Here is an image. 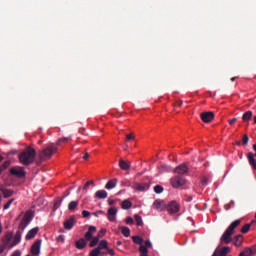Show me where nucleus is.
<instances>
[{
    "label": "nucleus",
    "mask_w": 256,
    "mask_h": 256,
    "mask_svg": "<svg viewBox=\"0 0 256 256\" xmlns=\"http://www.w3.org/2000/svg\"><path fill=\"white\" fill-rule=\"evenodd\" d=\"M36 155L35 149L28 146L19 154L18 159L22 165L29 167V165L35 162Z\"/></svg>",
    "instance_id": "f257e3e1"
},
{
    "label": "nucleus",
    "mask_w": 256,
    "mask_h": 256,
    "mask_svg": "<svg viewBox=\"0 0 256 256\" xmlns=\"http://www.w3.org/2000/svg\"><path fill=\"white\" fill-rule=\"evenodd\" d=\"M241 225V219L233 221L228 228L225 230L223 235L220 238L221 243H225L226 245H229L231 241H233V234L235 233V228Z\"/></svg>",
    "instance_id": "f03ea898"
},
{
    "label": "nucleus",
    "mask_w": 256,
    "mask_h": 256,
    "mask_svg": "<svg viewBox=\"0 0 256 256\" xmlns=\"http://www.w3.org/2000/svg\"><path fill=\"white\" fill-rule=\"evenodd\" d=\"M54 153H57V147L48 146L39 152L40 161H49L53 157Z\"/></svg>",
    "instance_id": "7ed1b4c3"
},
{
    "label": "nucleus",
    "mask_w": 256,
    "mask_h": 256,
    "mask_svg": "<svg viewBox=\"0 0 256 256\" xmlns=\"http://www.w3.org/2000/svg\"><path fill=\"white\" fill-rule=\"evenodd\" d=\"M33 217H35V214H33V211L28 210L24 214V216L18 226V229H20V231H25V228L29 225V223H31V221H33Z\"/></svg>",
    "instance_id": "20e7f679"
},
{
    "label": "nucleus",
    "mask_w": 256,
    "mask_h": 256,
    "mask_svg": "<svg viewBox=\"0 0 256 256\" xmlns=\"http://www.w3.org/2000/svg\"><path fill=\"white\" fill-rule=\"evenodd\" d=\"M187 183V180L183 178V176L176 175L171 178V185L174 189H179V187H183Z\"/></svg>",
    "instance_id": "39448f33"
},
{
    "label": "nucleus",
    "mask_w": 256,
    "mask_h": 256,
    "mask_svg": "<svg viewBox=\"0 0 256 256\" xmlns=\"http://www.w3.org/2000/svg\"><path fill=\"white\" fill-rule=\"evenodd\" d=\"M41 243H43V240L37 239V240H35V242L32 244L31 249H30V253H31L33 256H39V255H41Z\"/></svg>",
    "instance_id": "423d86ee"
},
{
    "label": "nucleus",
    "mask_w": 256,
    "mask_h": 256,
    "mask_svg": "<svg viewBox=\"0 0 256 256\" xmlns=\"http://www.w3.org/2000/svg\"><path fill=\"white\" fill-rule=\"evenodd\" d=\"M200 118L203 121V123H211L213 119H215V113L209 111V112H202L200 114Z\"/></svg>",
    "instance_id": "0eeeda50"
},
{
    "label": "nucleus",
    "mask_w": 256,
    "mask_h": 256,
    "mask_svg": "<svg viewBox=\"0 0 256 256\" xmlns=\"http://www.w3.org/2000/svg\"><path fill=\"white\" fill-rule=\"evenodd\" d=\"M174 173H176L180 177L181 175H187V173H189V167L186 163L180 164L174 169Z\"/></svg>",
    "instance_id": "6e6552de"
},
{
    "label": "nucleus",
    "mask_w": 256,
    "mask_h": 256,
    "mask_svg": "<svg viewBox=\"0 0 256 256\" xmlns=\"http://www.w3.org/2000/svg\"><path fill=\"white\" fill-rule=\"evenodd\" d=\"M10 173L14 175V177H18L20 179H23L25 177V170L23 167H13L10 169Z\"/></svg>",
    "instance_id": "1a4fd4ad"
},
{
    "label": "nucleus",
    "mask_w": 256,
    "mask_h": 256,
    "mask_svg": "<svg viewBox=\"0 0 256 256\" xmlns=\"http://www.w3.org/2000/svg\"><path fill=\"white\" fill-rule=\"evenodd\" d=\"M13 241V233L8 232L2 239V243L5 247H8V249H11V243Z\"/></svg>",
    "instance_id": "9d476101"
},
{
    "label": "nucleus",
    "mask_w": 256,
    "mask_h": 256,
    "mask_svg": "<svg viewBox=\"0 0 256 256\" xmlns=\"http://www.w3.org/2000/svg\"><path fill=\"white\" fill-rule=\"evenodd\" d=\"M23 235V232L21 230H18L16 232V234L14 235V237H12V243L10 245V249H13V247H15L16 245H19V243H21V237Z\"/></svg>",
    "instance_id": "9b49d317"
},
{
    "label": "nucleus",
    "mask_w": 256,
    "mask_h": 256,
    "mask_svg": "<svg viewBox=\"0 0 256 256\" xmlns=\"http://www.w3.org/2000/svg\"><path fill=\"white\" fill-rule=\"evenodd\" d=\"M256 255V244L252 247L245 248L242 252H240L239 256H255Z\"/></svg>",
    "instance_id": "f8f14e48"
},
{
    "label": "nucleus",
    "mask_w": 256,
    "mask_h": 256,
    "mask_svg": "<svg viewBox=\"0 0 256 256\" xmlns=\"http://www.w3.org/2000/svg\"><path fill=\"white\" fill-rule=\"evenodd\" d=\"M153 207L157 211H165V209H167V204L163 200H155L153 203Z\"/></svg>",
    "instance_id": "ddd939ff"
},
{
    "label": "nucleus",
    "mask_w": 256,
    "mask_h": 256,
    "mask_svg": "<svg viewBox=\"0 0 256 256\" xmlns=\"http://www.w3.org/2000/svg\"><path fill=\"white\" fill-rule=\"evenodd\" d=\"M97 232V227L89 226L88 231L84 234V239L86 241H91L93 239V234Z\"/></svg>",
    "instance_id": "4468645a"
},
{
    "label": "nucleus",
    "mask_w": 256,
    "mask_h": 256,
    "mask_svg": "<svg viewBox=\"0 0 256 256\" xmlns=\"http://www.w3.org/2000/svg\"><path fill=\"white\" fill-rule=\"evenodd\" d=\"M167 209L170 213H179V203H177V201H172L168 204Z\"/></svg>",
    "instance_id": "2eb2a0df"
},
{
    "label": "nucleus",
    "mask_w": 256,
    "mask_h": 256,
    "mask_svg": "<svg viewBox=\"0 0 256 256\" xmlns=\"http://www.w3.org/2000/svg\"><path fill=\"white\" fill-rule=\"evenodd\" d=\"M149 184L147 183H137L135 182L133 185V189H135L136 191H148L149 189Z\"/></svg>",
    "instance_id": "dca6fc26"
},
{
    "label": "nucleus",
    "mask_w": 256,
    "mask_h": 256,
    "mask_svg": "<svg viewBox=\"0 0 256 256\" xmlns=\"http://www.w3.org/2000/svg\"><path fill=\"white\" fill-rule=\"evenodd\" d=\"M39 233V227L32 228L25 236L26 241H31V239H35V235Z\"/></svg>",
    "instance_id": "f3484780"
},
{
    "label": "nucleus",
    "mask_w": 256,
    "mask_h": 256,
    "mask_svg": "<svg viewBox=\"0 0 256 256\" xmlns=\"http://www.w3.org/2000/svg\"><path fill=\"white\" fill-rule=\"evenodd\" d=\"M75 223V217H71L70 219L64 222V229L70 231V229H73V227L75 226Z\"/></svg>",
    "instance_id": "a211bd4d"
},
{
    "label": "nucleus",
    "mask_w": 256,
    "mask_h": 256,
    "mask_svg": "<svg viewBox=\"0 0 256 256\" xmlns=\"http://www.w3.org/2000/svg\"><path fill=\"white\" fill-rule=\"evenodd\" d=\"M119 167H120V169H122V171H129L131 169V163L125 162V160L120 159Z\"/></svg>",
    "instance_id": "6ab92c4d"
},
{
    "label": "nucleus",
    "mask_w": 256,
    "mask_h": 256,
    "mask_svg": "<svg viewBox=\"0 0 256 256\" xmlns=\"http://www.w3.org/2000/svg\"><path fill=\"white\" fill-rule=\"evenodd\" d=\"M107 215H108L109 221H114L115 220V215H117V208H115V207L109 208L108 212H107Z\"/></svg>",
    "instance_id": "aec40b11"
},
{
    "label": "nucleus",
    "mask_w": 256,
    "mask_h": 256,
    "mask_svg": "<svg viewBox=\"0 0 256 256\" xmlns=\"http://www.w3.org/2000/svg\"><path fill=\"white\" fill-rule=\"evenodd\" d=\"M243 244V235L238 234L233 238V245H235V247H241V245Z\"/></svg>",
    "instance_id": "412c9836"
},
{
    "label": "nucleus",
    "mask_w": 256,
    "mask_h": 256,
    "mask_svg": "<svg viewBox=\"0 0 256 256\" xmlns=\"http://www.w3.org/2000/svg\"><path fill=\"white\" fill-rule=\"evenodd\" d=\"M87 247V240L85 238H80L78 241H76V248L77 249H85Z\"/></svg>",
    "instance_id": "4be33fe9"
},
{
    "label": "nucleus",
    "mask_w": 256,
    "mask_h": 256,
    "mask_svg": "<svg viewBox=\"0 0 256 256\" xmlns=\"http://www.w3.org/2000/svg\"><path fill=\"white\" fill-rule=\"evenodd\" d=\"M117 178H114L110 181H108L105 185V189L111 190V189H115L117 187Z\"/></svg>",
    "instance_id": "5701e85b"
},
{
    "label": "nucleus",
    "mask_w": 256,
    "mask_h": 256,
    "mask_svg": "<svg viewBox=\"0 0 256 256\" xmlns=\"http://www.w3.org/2000/svg\"><path fill=\"white\" fill-rule=\"evenodd\" d=\"M96 199H107L108 193L105 190H98L95 192Z\"/></svg>",
    "instance_id": "b1692460"
},
{
    "label": "nucleus",
    "mask_w": 256,
    "mask_h": 256,
    "mask_svg": "<svg viewBox=\"0 0 256 256\" xmlns=\"http://www.w3.org/2000/svg\"><path fill=\"white\" fill-rule=\"evenodd\" d=\"M96 248L100 251H103V249L107 250L109 248V243L107 242V240H101L98 244V247Z\"/></svg>",
    "instance_id": "393cba45"
},
{
    "label": "nucleus",
    "mask_w": 256,
    "mask_h": 256,
    "mask_svg": "<svg viewBox=\"0 0 256 256\" xmlns=\"http://www.w3.org/2000/svg\"><path fill=\"white\" fill-rule=\"evenodd\" d=\"M119 229L121 230L124 237H130L131 235V229L127 226H119Z\"/></svg>",
    "instance_id": "a878e982"
},
{
    "label": "nucleus",
    "mask_w": 256,
    "mask_h": 256,
    "mask_svg": "<svg viewBox=\"0 0 256 256\" xmlns=\"http://www.w3.org/2000/svg\"><path fill=\"white\" fill-rule=\"evenodd\" d=\"M252 118H253L252 111H247L242 115V121H244V122L251 121Z\"/></svg>",
    "instance_id": "bb28decb"
},
{
    "label": "nucleus",
    "mask_w": 256,
    "mask_h": 256,
    "mask_svg": "<svg viewBox=\"0 0 256 256\" xmlns=\"http://www.w3.org/2000/svg\"><path fill=\"white\" fill-rule=\"evenodd\" d=\"M0 191L2 192V195L5 199H8V197H12L13 196V191L10 190V189H5V188H2L0 189Z\"/></svg>",
    "instance_id": "cd10ccee"
},
{
    "label": "nucleus",
    "mask_w": 256,
    "mask_h": 256,
    "mask_svg": "<svg viewBox=\"0 0 256 256\" xmlns=\"http://www.w3.org/2000/svg\"><path fill=\"white\" fill-rule=\"evenodd\" d=\"M248 160L250 165L253 167V169L256 170V160L254 159L253 153L251 152L248 153Z\"/></svg>",
    "instance_id": "c85d7f7f"
},
{
    "label": "nucleus",
    "mask_w": 256,
    "mask_h": 256,
    "mask_svg": "<svg viewBox=\"0 0 256 256\" xmlns=\"http://www.w3.org/2000/svg\"><path fill=\"white\" fill-rule=\"evenodd\" d=\"M121 207H122V209H131V207H133V203H131V201H129V200H124V201H122V203H121Z\"/></svg>",
    "instance_id": "c756f323"
},
{
    "label": "nucleus",
    "mask_w": 256,
    "mask_h": 256,
    "mask_svg": "<svg viewBox=\"0 0 256 256\" xmlns=\"http://www.w3.org/2000/svg\"><path fill=\"white\" fill-rule=\"evenodd\" d=\"M79 205V201H71L69 204H68V209L70 211H75L77 209V206Z\"/></svg>",
    "instance_id": "7c9ffc66"
},
{
    "label": "nucleus",
    "mask_w": 256,
    "mask_h": 256,
    "mask_svg": "<svg viewBox=\"0 0 256 256\" xmlns=\"http://www.w3.org/2000/svg\"><path fill=\"white\" fill-rule=\"evenodd\" d=\"M134 219L138 227H141V225H143V218L139 214H135Z\"/></svg>",
    "instance_id": "2f4dec72"
},
{
    "label": "nucleus",
    "mask_w": 256,
    "mask_h": 256,
    "mask_svg": "<svg viewBox=\"0 0 256 256\" xmlns=\"http://www.w3.org/2000/svg\"><path fill=\"white\" fill-rule=\"evenodd\" d=\"M132 241L136 245H143V239L141 238V236H133Z\"/></svg>",
    "instance_id": "473e14b6"
},
{
    "label": "nucleus",
    "mask_w": 256,
    "mask_h": 256,
    "mask_svg": "<svg viewBox=\"0 0 256 256\" xmlns=\"http://www.w3.org/2000/svg\"><path fill=\"white\" fill-rule=\"evenodd\" d=\"M63 203V199L61 198H58L55 203H54V206H53V211H57L60 207H61V204Z\"/></svg>",
    "instance_id": "72a5a7b5"
},
{
    "label": "nucleus",
    "mask_w": 256,
    "mask_h": 256,
    "mask_svg": "<svg viewBox=\"0 0 256 256\" xmlns=\"http://www.w3.org/2000/svg\"><path fill=\"white\" fill-rule=\"evenodd\" d=\"M11 161H5L1 166H0V173H3L5 169L10 167Z\"/></svg>",
    "instance_id": "f704fd0d"
},
{
    "label": "nucleus",
    "mask_w": 256,
    "mask_h": 256,
    "mask_svg": "<svg viewBox=\"0 0 256 256\" xmlns=\"http://www.w3.org/2000/svg\"><path fill=\"white\" fill-rule=\"evenodd\" d=\"M90 185H95V182L93 180L86 182L83 187V193H87Z\"/></svg>",
    "instance_id": "c9c22d12"
},
{
    "label": "nucleus",
    "mask_w": 256,
    "mask_h": 256,
    "mask_svg": "<svg viewBox=\"0 0 256 256\" xmlns=\"http://www.w3.org/2000/svg\"><path fill=\"white\" fill-rule=\"evenodd\" d=\"M99 243V237H92L89 247H95Z\"/></svg>",
    "instance_id": "e433bc0d"
},
{
    "label": "nucleus",
    "mask_w": 256,
    "mask_h": 256,
    "mask_svg": "<svg viewBox=\"0 0 256 256\" xmlns=\"http://www.w3.org/2000/svg\"><path fill=\"white\" fill-rule=\"evenodd\" d=\"M251 229V224H245L242 228H241V233H249V230Z\"/></svg>",
    "instance_id": "4c0bfd02"
},
{
    "label": "nucleus",
    "mask_w": 256,
    "mask_h": 256,
    "mask_svg": "<svg viewBox=\"0 0 256 256\" xmlns=\"http://www.w3.org/2000/svg\"><path fill=\"white\" fill-rule=\"evenodd\" d=\"M139 252H140L141 254H149V249H147V248L145 247V245L141 244L140 247H139Z\"/></svg>",
    "instance_id": "58836bf2"
},
{
    "label": "nucleus",
    "mask_w": 256,
    "mask_h": 256,
    "mask_svg": "<svg viewBox=\"0 0 256 256\" xmlns=\"http://www.w3.org/2000/svg\"><path fill=\"white\" fill-rule=\"evenodd\" d=\"M89 255H90V256H99V255H101V251H100L99 249H97V248H94V249L90 252Z\"/></svg>",
    "instance_id": "ea45409f"
},
{
    "label": "nucleus",
    "mask_w": 256,
    "mask_h": 256,
    "mask_svg": "<svg viewBox=\"0 0 256 256\" xmlns=\"http://www.w3.org/2000/svg\"><path fill=\"white\" fill-rule=\"evenodd\" d=\"M71 138L69 137H65V138H60L58 141H57V145H63V143H67V141H69Z\"/></svg>",
    "instance_id": "a19ab883"
},
{
    "label": "nucleus",
    "mask_w": 256,
    "mask_h": 256,
    "mask_svg": "<svg viewBox=\"0 0 256 256\" xmlns=\"http://www.w3.org/2000/svg\"><path fill=\"white\" fill-rule=\"evenodd\" d=\"M162 191H163V186H161V185H156V186L154 187V192H155V193L160 194Z\"/></svg>",
    "instance_id": "79ce46f5"
},
{
    "label": "nucleus",
    "mask_w": 256,
    "mask_h": 256,
    "mask_svg": "<svg viewBox=\"0 0 256 256\" xmlns=\"http://www.w3.org/2000/svg\"><path fill=\"white\" fill-rule=\"evenodd\" d=\"M13 201H15V199H10L5 205H4V210L9 209V207H11V205H13Z\"/></svg>",
    "instance_id": "37998d69"
},
{
    "label": "nucleus",
    "mask_w": 256,
    "mask_h": 256,
    "mask_svg": "<svg viewBox=\"0 0 256 256\" xmlns=\"http://www.w3.org/2000/svg\"><path fill=\"white\" fill-rule=\"evenodd\" d=\"M133 139H135V134H126V141H133Z\"/></svg>",
    "instance_id": "c03bdc74"
},
{
    "label": "nucleus",
    "mask_w": 256,
    "mask_h": 256,
    "mask_svg": "<svg viewBox=\"0 0 256 256\" xmlns=\"http://www.w3.org/2000/svg\"><path fill=\"white\" fill-rule=\"evenodd\" d=\"M242 143L243 145H247V143H249V136L247 134L243 136Z\"/></svg>",
    "instance_id": "a18cd8bd"
},
{
    "label": "nucleus",
    "mask_w": 256,
    "mask_h": 256,
    "mask_svg": "<svg viewBox=\"0 0 256 256\" xmlns=\"http://www.w3.org/2000/svg\"><path fill=\"white\" fill-rule=\"evenodd\" d=\"M56 241H58V243H65V236L64 235H59L56 238Z\"/></svg>",
    "instance_id": "49530a36"
},
{
    "label": "nucleus",
    "mask_w": 256,
    "mask_h": 256,
    "mask_svg": "<svg viewBox=\"0 0 256 256\" xmlns=\"http://www.w3.org/2000/svg\"><path fill=\"white\" fill-rule=\"evenodd\" d=\"M82 217H84L85 219L87 217H91V212L87 211V210H83L82 211Z\"/></svg>",
    "instance_id": "de8ad7c7"
},
{
    "label": "nucleus",
    "mask_w": 256,
    "mask_h": 256,
    "mask_svg": "<svg viewBox=\"0 0 256 256\" xmlns=\"http://www.w3.org/2000/svg\"><path fill=\"white\" fill-rule=\"evenodd\" d=\"M126 223L127 225H133V223H135V221L133 220V218L131 216L126 218Z\"/></svg>",
    "instance_id": "09e8293b"
},
{
    "label": "nucleus",
    "mask_w": 256,
    "mask_h": 256,
    "mask_svg": "<svg viewBox=\"0 0 256 256\" xmlns=\"http://www.w3.org/2000/svg\"><path fill=\"white\" fill-rule=\"evenodd\" d=\"M105 233H107V230H105V229L100 230L98 233V239H100V237H103L105 235Z\"/></svg>",
    "instance_id": "8fccbe9b"
},
{
    "label": "nucleus",
    "mask_w": 256,
    "mask_h": 256,
    "mask_svg": "<svg viewBox=\"0 0 256 256\" xmlns=\"http://www.w3.org/2000/svg\"><path fill=\"white\" fill-rule=\"evenodd\" d=\"M161 170L162 171H171V167L167 166V165H162L161 166Z\"/></svg>",
    "instance_id": "3c124183"
},
{
    "label": "nucleus",
    "mask_w": 256,
    "mask_h": 256,
    "mask_svg": "<svg viewBox=\"0 0 256 256\" xmlns=\"http://www.w3.org/2000/svg\"><path fill=\"white\" fill-rule=\"evenodd\" d=\"M208 181H209V179H207V177H203L201 179V184L205 186V185H207Z\"/></svg>",
    "instance_id": "603ef678"
},
{
    "label": "nucleus",
    "mask_w": 256,
    "mask_h": 256,
    "mask_svg": "<svg viewBox=\"0 0 256 256\" xmlns=\"http://www.w3.org/2000/svg\"><path fill=\"white\" fill-rule=\"evenodd\" d=\"M229 125H235V123H237V118H232L230 120H228Z\"/></svg>",
    "instance_id": "864d4df0"
},
{
    "label": "nucleus",
    "mask_w": 256,
    "mask_h": 256,
    "mask_svg": "<svg viewBox=\"0 0 256 256\" xmlns=\"http://www.w3.org/2000/svg\"><path fill=\"white\" fill-rule=\"evenodd\" d=\"M152 245H151V241H149V240H146L145 242H144V247L146 248V249H148L149 247H151Z\"/></svg>",
    "instance_id": "5fc2aeb1"
},
{
    "label": "nucleus",
    "mask_w": 256,
    "mask_h": 256,
    "mask_svg": "<svg viewBox=\"0 0 256 256\" xmlns=\"http://www.w3.org/2000/svg\"><path fill=\"white\" fill-rule=\"evenodd\" d=\"M11 256H21V251L20 250H15Z\"/></svg>",
    "instance_id": "6e6d98bb"
},
{
    "label": "nucleus",
    "mask_w": 256,
    "mask_h": 256,
    "mask_svg": "<svg viewBox=\"0 0 256 256\" xmlns=\"http://www.w3.org/2000/svg\"><path fill=\"white\" fill-rule=\"evenodd\" d=\"M106 251H108L109 255L115 256V251L113 249L108 248V249H106Z\"/></svg>",
    "instance_id": "4d7b16f0"
},
{
    "label": "nucleus",
    "mask_w": 256,
    "mask_h": 256,
    "mask_svg": "<svg viewBox=\"0 0 256 256\" xmlns=\"http://www.w3.org/2000/svg\"><path fill=\"white\" fill-rule=\"evenodd\" d=\"M6 248H7V246H5L4 244L0 245V255H1V253H3L5 251Z\"/></svg>",
    "instance_id": "13d9d810"
},
{
    "label": "nucleus",
    "mask_w": 256,
    "mask_h": 256,
    "mask_svg": "<svg viewBox=\"0 0 256 256\" xmlns=\"http://www.w3.org/2000/svg\"><path fill=\"white\" fill-rule=\"evenodd\" d=\"M108 205H115V200L109 198L108 199Z\"/></svg>",
    "instance_id": "bf43d9fd"
},
{
    "label": "nucleus",
    "mask_w": 256,
    "mask_h": 256,
    "mask_svg": "<svg viewBox=\"0 0 256 256\" xmlns=\"http://www.w3.org/2000/svg\"><path fill=\"white\" fill-rule=\"evenodd\" d=\"M224 209H225L226 211H229V209H231V205L225 204V205H224Z\"/></svg>",
    "instance_id": "052dcab7"
},
{
    "label": "nucleus",
    "mask_w": 256,
    "mask_h": 256,
    "mask_svg": "<svg viewBox=\"0 0 256 256\" xmlns=\"http://www.w3.org/2000/svg\"><path fill=\"white\" fill-rule=\"evenodd\" d=\"M175 105H177V107H181V105H183V101H182V100H180V101L176 102V104H175Z\"/></svg>",
    "instance_id": "680f3d73"
},
{
    "label": "nucleus",
    "mask_w": 256,
    "mask_h": 256,
    "mask_svg": "<svg viewBox=\"0 0 256 256\" xmlns=\"http://www.w3.org/2000/svg\"><path fill=\"white\" fill-rule=\"evenodd\" d=\"M83 159H84L85 161H87V159H89V153H85V155L83 156Z\"/></svg>",
    "instance_id": "e2e57ef3"
},
{
    "label": "nucleus",
    "mask_w": 256,
    "mask_h": 256,
    "mask_svg": "<svg viewBox=\"0 0 256 256\" xmlns=\"http://www.w3.org/2000/svg\"><path fill=\"white\" fill-rule=\"evenodd\" d=\"M116 245H123V242H121V240H118L117 242H116Z\"/></svg>",
    "instance_id": "0e129e2a"
},
{
    "label": "nucleus",
    "mask_w": 256,
    "mask_h": 256,
    "mask_svg": "<svg viewBox=\"0 0 256 256\" xmlns=\"http://www.w3.org/2000/svg\"><path fill=\"white\" fill-rule=\"evenodd\" d=\"M100 255H101V256H107V253H105V252H100Z\"/></svg>",
    "instance_id": "69168bd1"
},
{
    "label": "nucleus",
    "mask_w": 256,
    "mask_h": 256,
    "mask_svg": "<svg viewBox=\"0 0 256 256\" xmlns=\"http://www.w3.org/2000/svg\"><path fill=\"white\" fill-rule=\"evenodd\" d=\"M140 256H148V254H141Z\"/></svg>",
    "instance_id": "338daca9"
},
{
    "label": "nucleus",
    "mask_w": 256,
    "mask_h": 256,
    "mask_svg": "<svg viewBox=\"0 0 256 256\" xmlns=\"http://www.w3.org/2000/svg\"><path fill=\"white\" fill-rule=\"evenodd\" d=\"M254 123L256 124V116H254Z\"/></svg>",
    "instance_id": "774afa93"
}]
</instances>
